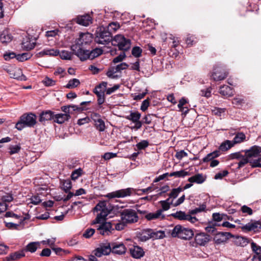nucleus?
<instances>
[{
  "instance_id": "obj_1",
  "label": "nucleus",
  "mask_w": 261,
  "mask_h": 261,
  "mask_svg": "<svg viewBox=\"0 0 261 261\" xmlns=\"http://www.w3.org/2000/svg\"><path fill=\"white\" fill-rule=\"evenodd\" d=\"M120 209V207L113 205L109 201H99L93 209L94 212L98 213L96 218L93 221V223H99L103 220H106L107 216L109 215H111L110 216L111 217L118 213L120 214L122 210Z\"/></svg>"
},
{
  "instance_id": "obj_2",
  "label": "nucleus",
  "mask_w": 261,
  "mask_h": 261,
  "mask_svg": "<svg viewBox=\"0 0 261 261\" xmlns=\"http://www.w3.org/2000/svg\"><path fill=\"white\" fill-rule=\"evenodd\" d=\"M93 40V35L90 33H81L79 38L75 40L74 44L71 46V49L77 57L79 52L82 53L86 50L88 46H90Z\"/></svg>"
},
{
  "instance_id": "obj_3",
  "label": "nucleus",
  "mask_w": 261,
  "mask_h": 261,
  "mask_svg": "<svg viewBox=\"0 0 261 261\" xmlns=\"http://www.w3.org/2000/svg\"><path fill=\"white\" fill-rule=\"evenodd\" d=\"M234 222L241 225L240 228L244 232L258 231L261 228V222L258 221L250 220L247 223L246 219L242 218L241 219H237L234 220Z\"/></svg>"
},
{
  "instance_id": "obj_4",
  "label": "nucleus",
  "mask_w": 261,
  "mask_h": 261,
  "mask_svg": "<svg viewBox=\"0 0 261 261\" xmlns=\"http://www.w3.org/2000/svg\"><path fill=\"white\" fill-rule=\"evenodd\" d=\"M95 35L94 40L98 44L107 45L112 43L113 39L111 33L103 27L98 28Z\"/></svg>"
},
{
  "instance_id": "obj_5",
  "label": "nucleus",
  "mask_w": 261,
  "mask_h": 261,
  "mask_svg": "<svg viewBox=\"0 0 261 261\" xmlns=\"http://www.w3.org/2000/svg\"><path fill=\"white\" fill-rule=\"evenodd\" d=\"M171 235L173 238H178L183 240H190L194 236L193 231L181 225H177L171 231Z\"/></svg>"
},
{
  "instance_id": "obj_6",
  "label": "nucleus",
  "mask_w": 261,
  "mask_h": 261,
  "mask_svg": "<svg viewBox=\"0 0 261 261\" xmlns=\"http://www.w3.org/2000/svg\"><path fill=\"white\" fill-rule=\"evenodd\" d=\"M121 221L123 223L131 224L137 222L138 216L135 210L133 209H124L120 212Z\"/></svg>"
},
{
  "instance_id": "obj_7",
  "label": "nucleus",
  "mask_w": 261,
  "mask_h": 261,
  "mask_svg": "<svg viewBox=\"0 0 261 261\" xmlns=\"http://www.w3.org/2000/svg\"><path fill=\"white\" fill-rule=\"evenodd\" d=\"M112 45L117 46L119 50L126 51L130 47V41L122 35H117L113 38Z\"/></svg>"
},
{
  "instance_id": "obj_8",
  "label": "nucleus",
  "mask_w": 261,
  "mask_h": 261,
  "mask_svg": "<svg viewBox=\"0 0 261 261\" xmlns=\"http://www.w3.org/2000/svg\"><path fill=\"white\" fill-rule=\"evenodd\" d=\"M112 45L117 46L119 50L126 51L130 47V41L122 35H117L113 38Z\"/></svg>"
},
{
  "instance_id": "obj_9",
  "label": "nucleus",
  "mask_w": 261,
  "mask_h": 261,
  "mask_svg": "<svg viewBox=\"0 0 261 261\" xmlns=\"http://www.w3.org/2000/svg\"><path fill=\"white\" fill-rule=\"evenodd\" d=\"M103 53V50L99 48H96L91 51L88 49L84 50L77 53V57L81 61H84L87 59L92 60L99 56L101 55Z\"/></svg>"
},
{
  "instance_id": "obj_10",
  "label": "nucleus",
  "mask_w": 261,
  "mask_h": 261,
  "mask_svg": "<svg viewBox=\"0 0 261 261\" xmlns=\"http://www.w3.org/2000/svg\"><path fill=\"white\" fill-rule=\"evenodd\" d=\"M228 74L224 66L217 64L214 67L211 76L215 81H219L224 80Z\"/></svg>"
},
{
  "instance_id": "obj_11",
  "label": "nucleus",
  "mask_w": 261,
  "mask_h": 261,
  "mask_svg": "<svg viewBox=\"0 0 261 261\" xmlns=\"http://www.w3.org/2000/svg\"><path fill=\"white\" fill-rule=\"evenodd\" d=\"M105 220L101 221L98 223L96 229V232L98 234H100L103 236H109L112 233V232L114 229L112 228V225L111 222H104ZM93 224H96V223H93Z\"/></svg>"
},
{
  "instance_id": "obj_12",
  "label": "nucleus",
  "mask_w": 261,
  "mask_h": 261,
  "mask_svg": "<svg viewBox=\"0 0 261 261\" xmlns=\"http://www.w3.org/2000/svg\"><path fill=\"white\" fill-rule=\"evenodd\" d=\"M133 192H134V189L133 188H128L108 193L107 195H105V197L109 199L124 198L130 196Z\"/></svg>"
},
{
  "instance_id": "obj_13",
  "label": "nucleus",
  "mask_w": 261,
  "mask_h": 261,
  "mask_svg": "<svg viewBox=\"0 0 261 261\" xmlns=\"http://www.w3.org/2000/svg\"><path fill=\"white\" fill-rule=\"evenodd\" d=\"M242 152H245V155L249 160H253L254 158L260 156L261 147L254 145L250 147L249 149L242 150Z\"/></svg>"
},
{
  "instance_id": "obj_14",
  "label": "nucleus",
  "mask_w": 261,
  "mask_h": 261,
  "mask_svg": "<svg viewBox=\"0 0 261 261\" xmlns=\"http://www.w3.org/2000/svg\"><path fill=\"white\" fill-rule=\"evenodd\" d=\"M21 121L24 122L27 127H34L37 123L36 116L33 113H25L21 117Z\"/></svg>"
},
{
  "instance_id": "obj_15",
  "label": "nucleus",
  "mask_w": 261,
  "mask_h": 261,
  "mask_svg": "<svg viewBox=\"0 0 261 261\" xmlns=\"http://www.w3.org/2000/svg\"><path fill=\"white\" fill-rule=\"evenodd\" d=\"M112 252L111 244L100 245L94 250V254L97 257H101L102 255H108Z\"/></svg>"
},
{
  "instance_id": "obj_16",
  "label": "nucleus",
  "mask_w": 261,
  "mask_h": 261,
  "mask_svg": "<svg viewBox=\"0 0 261 261\" xmlns=\"http://www.w3.org/2000/svg\"><path fill=\"white\" fill-rule=\"evenodd\" d=\"M210 240V235L204 232L197 233L195 236V243L200 246H204Z\"/></svg>"
},
{
  "instance_id": "obj_17",
  "label": "nucleus",
  "mask_w": 261,
  "mask_h": 261,
  "mask_svg": "<svg viewBox=\"0 0 261 261\" xmlns=\"http://www.w3.org/2000/svg\"><path fill=\"white\" fill-rule=\"evenodd\" d=\"M111 248L112 253L119 255L124 254L126 251V248L122 243H112Z\"/></svg>"
},
{
  "instance_id": "obj_18",
  "label": "nucleus",
  "mask_w": 261,
  "mask_h": 261,
  "mask_svg": "<svg viewBox=\"0 0 261 261\" xmlns=\"http://www.w3.org/2000/svg\"><path fill=\"white\" fill-rule=\"evenodd\" d=\"M74 21L78 24L87 27L92 23V17L88 14L79 16L74 19Z\"/></svg>"
},
{
  "instance_id": "obj_19",
  "label": "nucleus",
  "mask_w": 261,
  "mask_h": 261,
  "mask_svg": "<svg viewBox=\"0 0 261 261\" xmlns=\"http://www.w3.org/2000/svg\"><path fill=\"white\" fill-rule=\"evenodd\" d=\"M129 252L131 256L137 259L141 258L144 255L143 249L138 246H134L129 249Z\"/></svg>"
},
{
  "instance_id": "obj_20",
  "label": "nucleus",
  "mask_w": 261,
  "mask_h": 261,
  "mask_svg": "<svg viewBox=\"0 0 261 261\" xmlns=\"http://www.w3.org/2000/svg\"><path fill=\"white\" fill-rule=\"evenodd\" d=\"M54 113L50 110L43 111L39 116V120L40 122L43 123L46 121L50 120H54Z\"/></svg>"
},
{
  "instance_id": "obj_21",
  "label": "nucleus",
  "mask_w": 261,
  "mask_h": 261,
  "mask_svg": "<svg viewBox=\"0 0 261 261\" xmlns=\"http://www.w3.org/2000/svg\"><path fill=\"white\" fill-rule=\"evenodd\" d=\"M36 45L35 39L31 40L30 37L24 38L22 42V47L26 50H30L33 49Z\"/></svg>"
},
{
  "instance_id": "obj_22",
  "label": "nucleus",
  "mask_w": 261,
  "mask_h": 261,
  "mask_svg": "<svg viewBox=\"0 0 261 261\" xmlns=\"http://www.w3.org/2000/svg\"><path fill=\"white\" fill-rule=\"evenodd\" d=\"M144 217L148 221L155 220L161 218L162 220L164 219L165 216L164 215L161 214V211L157 210L155 213H148L145 215Z\"/></svg>"
},
{
  "instance_id": "obj_23",
  "label": "nucleus",
  "mask_w": 261,
  "mask_h": 261,
  "mask_svg": "<svg viewBox=\"0 0 261 261\" xmlns=\"http://www.w3.org/2000/svg\"><path fill=\"white\" fill-rule=\"evenodd\" d=\"M230 235L229 232H219L216 234L214 240L217 244H220L226 241Z\"/></svg>"
},
{
  "instance_id": "obj_24",
  "label": "nucleus",
  "mask_w": 261,
  "mask_h": 261,
  "mask_svg": "<svg viewBox=\"0 0 261 261\" xmlns=\"http://www.w3.org/2000/svg\"><path fill=\"white\" fill-rule=\"evenodd\" d=\"M70 118V116L68 114H54V121L59 124H62L65 121H67Z\"/></svg>"
},
{
  "instance_id": "obj_25",
  "label": "nucleus",
  "mask_w": 261,
  "mask_h": 261,
  "mask_svg": "<svg viewBox=\"0 0 261 261\" xmlns=\"http://www.w3.org/2000/svg\"><path fill=\"white\" fill-rule=\"evenodd\" d=\"M188 180L190 182H195L198 184H201L205 180V177L203 176L202 174L198 173L189 177Z\"/></svg>"
},
{
  "instance_id": "obj_26",
  "label": "nucleus",
  "mask_w": 261,
  "mask_h": 261,
  "mask_svg": "<svg viewBox=\"0 0 261 261\" xmlns=\"http://www.w3.org/2000/svg\"><path fill=\"white\" fill-rule=\"evenodd\" d=\"M151 229H144L139 234L138 238L140 241L145 242L151 239Z\"/></svg>"
},
{
  "instance_id": "obj_27",
  "label": "nucleus",
  "mask_w": 261,
  "mask_h": 261,
  "mask_svg": "<svg viewBox=\"0 0 261 261\" xmlns=\"http://www.w3.org/2000/svg\"><path fill=\"white\" fill-rule=\"evenodd\" d=\"M220 93L224 96H231L233 95L232 88L227 85H223L220 88Z\"/></svg>"
},
{
  "instance_id": "obj_28",
  "label": "nucleus",
  "mask_w": 261,
  "mask_h": 261,
  "mask_svg": "<svg viewBox=\"0 0 261 261\" xmlns=\"http://www.w3.org/2000/svg\"><path fill=\"white\" fill-rule=\"evenodd\" d=\"M219 155L220 153L219 151H214L207 154L206 156L200 161V163H207L208 162L212 161L215 158H217Z\"/></svg>"
},
{
  "instance_id": "obj_29",
  "label": "nucleus",
  "mask_w": 261,
  "mask_h": 261,
  "mask_svg": "<svg viewBox=\"0 0 261 261\" xmlns=\"http://www.w3.org/2000/svg\"><path fill=\"white\" fill-rule=\"evenodd\" d=\"M25 255L24 251L20 250L14 253H11L8 257L7 259L8 261L16 260L20 258Z\"/></svg>"
},
{
  "instance_id": "obj_30",
  "label": "nucleus",
  "mask_w": 261,
  "mask_h": 261,
  "mask_svg": "<svg viewBox=\"0 0 261 261\" xmlns=\"http://www.w3.org/2000/svg\"><path fill=\"white\" fill-rule=\"evenodd\" d=\"M39 54L41 56L48 55L50 56H57L59 54V50L55 49H44L39 52Z\"/></svg>"
},
{
  "instance_id": "obj_31",
  "label": "nucleus",
  "mask_w": 261,
  "mask_h": 261,
  "mask_svg": "<svg viewBox=\"0 0 261 261\" xmlns=\"http://www.w3.org/2000/svg\"><path fill=\"white\" fill-rule=\"evenodd\" d=\"M141 116V114L138 111H131L130 112V114L126 116L125 118L126 119L134 122L138 121V120H140Z\"/></svg>"
},
{
  "instance_id": "obj_32",
  "label": "nucleus",
  "mask_w": 261,
  "mask_h": 261,
  "mask_svg": "<svg viewBox=\"0 0 261 261\" xmlns=\"http://www.w3.org/2000/svg\"><path fill=\"white\" fill-rule=\"evenodd\" d=\"M151 238L153 239H160L165 237V232L162 230L154 231L151 229Z\"/></svg>"
},
{
  "instance_id": "obj_33",
  "label": "nucleus",
  "mask_w": 261,
  "mask_h": 261,
  "mask_svg": "<svg viewBox=\"0 0 261 261\" xmlns=\"http://www.w3.org/2000/svg\"><path fill=\"white\" fill-rule=\"evenodd\" d=\"M185 42L187 46L190 47L197 42V39L194 35L188 34L185 39Z\"/></svg>"
},
{
  "instance_id": "obj_34",
  "label": "nucleus",
  "mask_w": 261,
  "mask_h": 261,
  "mask_svg": "<svg viewBox=\"0 0 261 261\" xmlns=\"http://www.w3.org/2000/svg\"><path fill=\"white\" fill-rule=\"evenodd\" d=\"M246 138L245 134L243 133H238L236 134L232 142L233 145L236 144L240 143L243 142Z\"/></svg>"
},
{
  "instance_id": "obj_35",
  "label": "nucleus",
  "mask_w": 261,
  "mask_h": 261,
  "mask_svg": "<svg viewBox=\"0 0 261 261\" xmlns=\"http://www.w3.org/2000/svg\"><path fill=\"white\" fill-rule=\"evenodd\" d=\"M245 102V99L239 96L235 97L232 100V103L238 108L241 107Z\"/></svg>"
},
{
  "instance_id": "obj_36",
  "label": "nucleus",
  "mask_w": 261,
  "mask_h": 261,
  "mask_svg": "<svg viewBox=\"0 0 261 261\" xmlns=\"http://www.w3.org/2000/svg\"><path fill=\"white\" fill-rule=\"evenodd\" d=\"M233 146L232 141L226 140L223 142L219 147L220 150L222 151H226Z\"/></svg>"
},
{
  "instance_id": "obj_37",
  "label": "nucleus",
  "mask_w": 261,
  "mask_h": 261,
  "mask_svg": "<svg viewBox=\"0 0 261 261\" xmlns=\"http://www.w3.org/2000/svg\"><path fill=\"white\" fill-rule=\"evenodd\" d=\"M39 246V242H31L27 246L26 250L32 253L35 252Z\"/></svg>"
},
{
  "instance_id": "obj_38",
  "label": "nucleus",
  "mask_w": 261,
  "mask_h": 261,
  "mask_svg": "<svg viewBox=\"0 0 261 261\" xmlns=\"http://www.w3.org/2000/svg\"><path fill=\"white\" fill-rule=\"evenodd\" d=\"M188 214H186L184 212L178 211L176 212L175 213L171 214V216L180 220H186L187 219V217L188 216Z\"/></svg>"
},
{
  "instance_id": "obj_39",
  "label": "nucleus",
  "mask_w": 261,
  "mask_h": 261,
  "mask_svg": "<svg viewBox=\"0 0 261 261\" xmlns=\"http://www.w3.org/2000/svg\"><path fill=\"white\" fill-rule=\"evenodd\" d=\"M108 85V83L106 82H102L98 85L96 86L93 90V92L96 93V91L99 92H105Z\"/></svg>"
},
{
  "instance_id": "obj_40",
  "label": "nucleus",
  "mask_w": 261,
  "mask_h": 261,
  "mask_svg": "<svg viewBox=\"0 0 261 261\" xmlns=\"http://www.w3.org/2000/svg\"><path fill=\"white\" fill-rule=\"evenodd\" d=\"M190 175V173L189 172L186 171L184 170H181L180 171L173 172L170 173L169 174V176H175L177 177H184L187 175Z\"/></svg>"
},
{
  "instance_id": "obj_41",
  "label": "nucleus",
  "mask_w": 261,
  "mask_h": 261,
  "mask_svg": "<svg viewBox=\"0 0 261 261\" xmlns=\"http://www.w3.org/2000/svg\"><path fill=\"white\" fill-rule=\"evenodd\" d=\"M73 54H74L73 53H71L69 51L63 50L61 52L59 51V55L62 59L71 60Z\"/></svg>"
},
{
  "instance_id": "obj_42",
  "label": "nucleus",
  "mask_w": 261,
  "mask_h": 261,
  "mask_svg": "<svg viewBox=\"0 0 261 261\" xmlns=\"http://www.w3.org/2000/svg\"><path fill=\"white\" fill-rule=\"evenodd\" d=\"M72 188L71 181L68 179L62 181V189L65 193H68Z\"/></svg>"
},
{
  "instance_id": "obj_43",
  "label": "nucleus",
  "mask_w": 261,
  "mask_h": 261,
  "mask_svg": "<svg viewBox=\"0 0 261 261\" xmlns=\"http://www.w3.org/2000/svg\"><path fill=\"white\" fill-rule=\"evenodd\" d=\"M95 125L97 130L103 132L106 128L105 122L101 119H95Z\"/></svg>"
},
{
  "instance_id": "obj_44",
  "label": "nucleus",
  "mask_w": 261,
  "mask_h": 261,
  "mask_svg": "<svg viewBox=\"0 0 261 261\" xmlns=\"http://www.w3.org/2000/svg\"><path fill=\"white\" fill-rule=\"evenodd\" d=\"M32 54L30 53H24L21 54H18L16 56V59L20 62L26 61L31 58Z\"/></svg>"
},
{
  "instance_id": "obj_45",
  "label": "nucleus",
  "mask_w": 261,
  "mask_h": 261,
  "mask_svg": "<svg viewBox=\"0 0 261 261\" xmlns=\"http://www.w3.org/2000/svg\"><path fill=\"white\" fill-rule=\"evenodd\" d=\"M80 84V82L78 79H73L68 82L66 87L68 89H73L77 87Z\"/></svg>"
},
{
  "instance_id": "obj_46",
  "label": "nucleus",
  "mask_w": 261,
  "mask_h": 261,
  "mask_svg": "<svg viewBox=\"0 0 261 261\" xmlns=\"http://www.w3.org/2000/svg\"><path fill=\"white\" fill-rule=\"evenodd\" d=\"M120 27V24L117 22H112L109 23L107 30L112 34V32H115Z\"/></svg>"
},
{
  "instance_id": "obj_47",
  "label": "nucleus",
  "mask_w": 261,
  "mask_h": 261,
  "mask_svg": "<svg viewBox=\"0 0 261 261\" xmlns=\"http://www.w3.org/2000/svg\"><path fill=\"white\" fill-rule=\"evenodd\" d=\"M206 204L205 203H203V204L200 205L199 206V207H196V208H195L194 210H190L189 213L191 215H194L197 213L205 211L206 210Z\"/></svg>"
},
{
  "instance_id": "obj_48",
  "label": "nucleus",
  "mask_w": 261,
  "mask_h": 261,
  "mask_svg": "<svg viewBox=\"0 0 261 261\" xmlns=\"http://www.w3.org/2000/svg\"><path fill=\"white\" fill-rule=\"evenodd\" d=\"M181 191H182V188L180 187L177 188L173 189L169 194V196L170 198L175 199L178 196L179 193Z\"/></svg>"
},
{
  "instance_id": "obj_49",
  "label": "nucleus",
  "mask_w": 261,
  "mask_h": 261,
  "mask_svg": "<svg viewBox=\"0 0 261 261\" xmlns=\"http://www.w3.org/2000/svg\"><path fill=\"white\" fill-rule=\"evenodd\" d=\"M142 49L139 46H135L132 48V54L136 58H139L142 56Z\"/></svg>"
},
{
  "instance_id": "obj_50",
  "label": "nucleus",
  "mask_w": 261,
  "mask_h": 261,
  "mask_svg": "<svg viewBox=\"0 0 261 261\" xmlns=\"http://www.w3.org/2000/svg\"><path fill=\"white\" fill-rule=\"evenodd\" d=\"M83 170L80 168L74 170L71 175V178L72 180H75L77 179L80 176L82 175Z\"/></svg>"
},
{
  "instance_id": "obj_51",
  "label": "nucleus",
  "mask_w": 261,
  "mask_h": 261,
  "mask_svg": "<svg viewBox=\"0 0 261 261\" xmlns=\"http://www.w3.org/2000/svg\"><path fill=\"white\" fill-rule=\"evenodd\" d=\"M117 72L115 67H111L108 69L106 74L110 78L115 79L117 77V75H115Z\"/></svg>"
},
{
  "instance_id": "obj_52",
  "label": "nucleus",
  "mask_w": 261,
  "mask_h": 261,
  "mask_svg": "<svg viewBox=\"0 0 261 261\" xmlns=\"http://www.w3.org/2000/svg\"><path fill=\"white\" fill-rule=\"evenodd\" d=\"M97 97V103L98 105H101L105 101V92H99L96 91V93H95Z\"/></svg>"
},
{
  "instance_id": "obj_53",
  "label": "nucleus",
  "mask_w": 261,
  "mask_h": 261,
  "mask_svg": "<svg viewBox=\"0 0 261 261\" xmlns=\"http://www.w3.org/2000/svg\"><path fill=\"white\" fill-rule=\"evenodd\" d=\"M21 147L20 145H11L9 146V154L12 155L15 153H17L19 152L20 150Z\"/></svg>"
},
{
  "instance_id": "obj_54",
  "label": "nucleus",
  "mask_w": 261,
  "mask_h": 261,
  "mask_svg": "<svg viewBox=\"0 0 261 261\" xmlns=\"http://www.w3.org/2000/svg\"><path fill=\"white\" fill-rule=\"evenodd\" d=\"M240 211L242 212V213L249 216H251L253 214V210L251 209V208L246 205H243L241 207Z\"/></svg>"
},
{
  "instance_id": "obj_55",
  "label": "nucleus",
  "mask_w": 261,
  "mask_h": 261,
  "mask_svg": "<svg viewBox=\"0 0 261 261\" xmlns=\"http://www.w3.org/2000/svg\"><path fill=\"white\" fill-rule=\"evenodd\" d=\"M250 164L252 167H261V156L257 159L250 160Z\"/></svg>"
},
{
  "instance_id": "obj_56",
  "label": "nucleus",
  "mask_w": 261,
  "mask_h": 261,
  "mask_svg": "<svg viewBox=\"0 0 261 261\" xmlns=\"http://www.w3.org/2000/svg\"><path fill=\"white\" fill-rule=\"evenodd\" d=\"M149 145V143L146 140H142L137 144L136 146L139 150L145 149Z\"/></svg>"
},
{
  "instance_id": "obj_57",
  "label": "nucleus",
  "mask_w": 261,
  "mask_h": 261,
  "mask_svg": "<svg viewBox=\"0 0 261 261\" xmlns=\"http://www.w3.org/2000/svg\"><path fill=\"white\" fill-rule=\"evenodd\" d=\"M241 159V161L238 163V169H240L244 167L248 163H250V160H249L245 155L243 156Z\"/></svg>"
},
{
  "instance_id": "obj_58",
  "label": "nucleus",
  "mask_w": 261,
  "mask_h": 261,
  "mask_svg": "<svg viewBox=\"0 0 261 261\" xmlns=\"http://www.w3.org/2000/svg\"><path fill=\"white\" fill-rule=\"evenodd\" d=\"M226 216V215L224 214H220L219 213H214L213 214V219L215 221L220 222L222 221L223 219H225L224 217Z\"/></svg>"
},
{
  "instance_id": "obj_59",
  "label": "nucleus",
  "mask_w": 261,
  "mask_h": 261,
  "mask_svg": "<svg viewBox=\"0 0 261 261\" xmlns=\"http://www.w3.org/2000/svg\"><path fill=\"white\" fill-rule=\"evenodd\" d=\"M160 203L161 204L162 208L158 211H161V214L163 212L167 211L170 208V205L165 201H160Z\"/></svg>"
},
{
  "instance_id": "obj_60",
  "label": "nucleus",
  "mask_w": 261,
  "mask_h": 261,
  "mask_svg": "<svg viewBox=\"0 0 261 261\" xmlns=\"http://www.w3.org/2000/svg\"><path fill=\"white\" fill-rule=\"evenodd\" d=\"M95 232V230L94 229L88 228L85 231L83 236L85 238H89L93 236Z\"/></svg>"
},
{
  "instance_id": "obj_61",
  "label": "nucleus",
  "mask_w": 261,
  "mask_h": 261,
  "mask_svg": "<svg viewBox=\"0 0 261 261\" xmlns=\"http://www.w3.org/2000/svg\"><path fill=\"white\" fill-rule=\"evenodd\" d=\"M151 116L157 117V116L156 115V114H149L144 117V118H143V122L145 124H150L152 121V119L151 118Z\"/></svg>"
},
{
  "instance_id": "obj_62",
  "label": "nucleus",
  "mask_w": 261,
  "mask_h": 261,
  "mask_svg": "<svg viewBox=\"0 0 261 261\" xmlns=\"http://www.w3.org/2000/svg\"><path fill=\"white\" fill-rule=\"evenodd\" d=\"M46 86H53L55 85L56 82L53 80L46 77L42 81Z\"/></svg>"
},
{
  "instance_id": "obj_63",
  "label": "nucleus",
  "mask_w": 261,
  "mask_h": 261,
  "mask_svg": "<svg viewBox=\"0 0 261 261\" xmlns=\"http://www.w3.org/2000/svg\"><path fill=\"white\" fill-rule=\"evenodd\" d=\"M128 67V65L125 62L121 63L116 66H115V69L118 72H120L121 70L126 69Z\"/></svg>"
},
{
  "instance_id": "obj_64",
  "label": "nucleus",
  "mask_w": 261,
  "mask_h": 261,
  "mask_svg": "<svg viewBox=\"0 0 261 261\" xmlns=\"http://www.w3.org/2000/svg\"><path fill=\"white\" fill-rule=\"evenodd\" d=\"M126 57L125 54L124 53H122L120 54L119 56L114 58L113 60V62L115 64L120 62L122 61Z\"/></svg>"
}]
</instances>
